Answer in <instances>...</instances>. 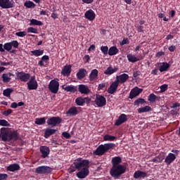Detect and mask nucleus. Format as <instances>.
Wrapping results in <instances>:
<instances>
[{"instance_id":"nucleus-29","label":"nucleus","mask_w":180,"mask_h":180,"mask_svg":"<svg viewBox=\"0 0 180 180\" xmlns=\"http://www.w3.org/2000/svg\"><path fill=\"white\" fill-rule=\"evenodd\" d=\"M19 139V134L17 131H13L8 134V141H16Z\"/></svg>"},{"instance_id":"nucleus-25","label":"nucleus","mask_w":180,"mask_h":180,"mask_svg":"<svg viewBox=\"0 0 180 180\" xmlns=\"http://www.w3.org/2000/svg\"><path fill=\"white\" fill-rule=\"evenodd\" d=\"M57 131V129H51V128H47L45 129L44 137L45 139H49L51 136H53L56 132Z\"/></svg>"},{"instance_id":"nucleus-46","label":"nucleus","mask_w":180,"mask_h":180,"mask_svg":"<svg viewBox=\"0 0 180 180\" xmlns=\"http://www.w3.org/2000/svg\"><path fill=\"white\" fill-rule=\"evenodd\" d=\"M13 91V89H6L4 90L3 95L4 96H6L7 98H9L11 96V93Z\"/></svg>"},{"instance_id":"nucleus-42","label":"nucleus","mask_w":180,"mask_h":180,"mask_svg":"<svg viewBox=\"0 0 180 180\" xmlns=\"http://www.w3.org/2000/svg\"><path fill=\"white\" fill-rule=\"evenodd\" d=\"M34 123L38 124V126H42V124H46V117L37 118Z\"/></svg>"},{"instance_id":"nucleus-31","label":"nucleus","mask_w":180,"mask_h":180,"mask_svg":"<svg viewBox=\"0 0 180 180\" xmlns=\"http://www.w3.org/2000/svg\"><path fill=\"white\" fill-rule=\"evenodd\" d=\"M119 71V68H112V66H109L105 71L104 74L105 75H112V74H115V72H117Z\"/></svg>"},{"instance_id":"nucleus-5","label":"nucleus","mask_w":180,"mask_h":180,"mask_svg":"<svg viewBox=\"0 0 180 180\" xmlns=\"http://www.w3.org/2000/svg\"><path fill=\"white\" fill-rule=\"evenodd\" d=\"M94 102L98 108H103V106H106V98L101 94L96 95Z\"/></svg>"},{"instance_id":"nucleus-38","label":"nucleus","mask_w":180,"mask_h":180,"mask_svg":"<svg viewBox=\"0 0 180 180\" xmlns=\"http://www.w3.org/2000/svg\"><path fill=\"white\" fill-rule=\"evenodd\" d=\"M50 60V57L47 55H44L41 57V60L39 61L38 64L40 67L44 66V62L47 63Z\"/></svg>"},{"instance_id":"nucleus-53","label":"nucleus","mask_w":180,"mask_h":180,"mask_svg":"<svg viewBox=\"0 0 180 180\" xmlns=\"http://www.w3.org/2000/svg\"><path fill=\"white\" fill-rule=\"evenodd\" d=\"M12 112H13L12 109H8L7 110L2 111L1 115H3L4 116H9V115H11Z\"/></svg>"},{"instance_id":"nucleus-19","label":"nucleus","mask_w":180,"mask_h":180,"mask_svg":"<svg viewBox=\"0 0 180 180\" xmlns=\"http://www.w3.org/2000/svg\"><path fill=\"white\" fill-rule=\"evenodd\" d=\"M72 66L71 65H65L61 71V75H63V77H70L71 75V71Z\"/></svg>"},{"instance_id":"nucleus-61","label":"nucleus","mask_w":180,"mask_h":180,"mask_svg":"<svg viewBox=\"0 0 180 180\" xmlns=\"http://www.w3.org/2000/svg\"><path fill=\"white\" fill-rule=\"evenodd\" d=\"M141 75V72H140L139 70H137L134 72L133 77L134 78H137V77H139V75Z\"/></svg>"},{"instance_id":"nucleus-34","label":"nucleus","mask_w":180,"mask_h":180,"mask_svg":"<svg viewBox=\"0 0 180 180\" xmlns=\"http://www.w3.org/2000/svg\"><path fill=\"white\" fill-rule=\"evenodd\" d=\"M31 56H34L35 57H40V56H43L44 54V50L36 49L34 51H31Z\"/></svg>"},{"instance_id":"nucleus-45","label":"nucleus","mask_w":180,"mask_h":180,"mask_svg":"<svg viewBox=\"0 0 180 180\" xmlns=\"http://www.w3.org/2000/svg\"><path fill=\"white\" fill-rule=\"evenodd\" d=\"M101 51L104 56H108V54H109V47H108V46H101Z\"/></svg>"},{"instance_id":"nucleus-6","label":"nucleus","mask_w":180,"mask_h":180,"mask_svg":"<svg viewBox=\"0 0 180 180\" xmlns=\"http://www.w3.org/2000/svg\"><path fill=\"white\" fill-rule=\"evenodd\" d=\"M63 122V119L60 117H51L49 118L46 121L48 126H52L53 127H56L58 124H60Z\"/></svg>"},{"instance_id":"nucleus-39","label":"nucleus","mask_w":180,"mask_h":180,"mask_svg":"<svg viewBox=\"0 0 180 180\" xmlns=\"http://www.w3.org/2000/svg\"><path fill=\"white\" fill-rule=\"evenodd\" d=\"M168 68H169V65L168 63L165 62L162 63V65L160 66L159 71L160 72H164V71H167Z\"/></svg>"},{"instance_id":"nucleus-13","label":"nucleus","mask_w":180,"mask_h":180,"mask_svg":"<svg viewBox=\"0 0 180 180\" xmlns=\"http://www.w3.org/2000/svg\"><path fill=\"white\" fill-rule=\"evenodd\" d=\"M117 88H119V83L115 80L111 83L107 91L110 95H113L117 91Z\"/></svg>"},{"instance_id":"nucleus-11","label":"nucleus","mask_w":180,"mask_h":180,"mask_svg":"<svg viewBox=\"0 0 180 180\" xmlns=\"http://www.w3.org/2000/svg\"><path fill=\"white\" fill-rule=\"evenodd\" d=\"M141 92H143V89H140L138 86L134 87L129 93V99H134V98H136V96H139Z\"/></svg>"},{"instance_id":"nucleus-59","label":"nucleus","mask_w":180,"mask_h":180,"mask_svg":"<svg viewBox=\"0 0 180 180\" xmlns=\"http://www.w3.org/2000/svg\"><path fill=\"white\" fill-rule=\"evenodd\" d=\"M165 52L161 51H159L156 54H155V57L157 58H160V57L162 56H165Z\"/></svg>"},{"instance_id":"nucleus-44","label":"nucleus","mask_w":180,"mask_h":180,"mask_svg":"<svg viewBox=\"0 0 180 180\" xmlns=\"http://www.w3.org/2000/svg\"><path fill=\"white\" fill-rule=\"evenodd\" d=\"M24 6H25V8H35L36 4H34V3H33V1H28L25 2Z\"/></svg>"},{"instance_id":"nucleus-26","label":"nucleus","mask_w":180,"mask_h":180,"mask_svg":"<svg viewBox=\"0 0 180 180\" xmlns=\"http://www.w3.org/2000/svg\"><path fill=\"white\" fill-rule=\"evenodd\" d=\"M79 113V112L78 111V109L75 106L71 107L69 109V110L66 112V115L68 116H77V115H78Z\"/></svg>"},{"instance_id":"nucleus-23","label":"nucleus","mask_w":180,"mask_h":180,"mask_svg":"<svg viewBox=\"0 0 180 180\" xmlns=\"http://www.w3.org/2000/svg\"><path fill=\"white\" fill-rule=\"evenodd\" d=\"M0 134H1V141H8L9 139V134H8V131H6V128H1Z\"/></svg>"},{"instance_id":"nucleus-22","label":"nucleus","mask_w":180,"mask_h":180,"mask_svg":"<svg viewBox=\"0 0 180 180\" xmlns=\"http://www.w3.org/2000/svg\"><path fill=\"white\" fill-rule=\"evenodd\" d=\"M147 176V173L141 170H137L134 173V178L135 179H140L141 178H146Z\"/></svg>"},{"instance_id":"nucleus-27","label":"nucleus","mask_w":180,"mask_h":180,"mask_svg":"<svg viewBox=\"0 0 180 180\" xmlns=\"http://www.w3.org/2000/svg\"><path fill=\"white\" fill-rule=\"evenodd\" d=\"M98 74H99L98 70H92L89 76V81H96L98 79Z\"/></svg>"},{"instance_id":"nucleus-32","label":"nucleus","mask_w":180,"mask_h":180,"mask_svg":"<svg viewBox=\"0 0 180 180\" xmlns=\"http://www.w3.org/2000/svg\"><path fill=\"white\" fill-rule=\"evenodd\" d=\"M111 162H112V167H117L119 165H121L122 158H120L119 156L112 158Z\"/></svg>"},{"instance_id":"nucleus-8","label":"nucleus","mask_w":180,"mask_h":180,"mask_svg":"<svg viewBox=\"0 0 180 180\" xmlns=\"http://www.w3.org/2000/svg\"><path fill=\"white\" fill-rule=\"evenodd\" d=\"M27 85L29 91H34L37 89L39 84H37V81L36 80V77H31L30 81L27 83Z\"/></svg>"},{"instance_id":"nucleus-47","label":"nucleus","mask_w":180,"mask_h":180,"mask_svg":"<svg viewBox=\"0 0 180 180\" xmlns=\"http://www.w3.org/2000/svg\"><path fill=\"white\" fill-rule=\"evenodd\" d=\"M148 100L149 101V102L154 103V102H155V101H157V96L154 94H150L148 96Z\"/></svg>"},{"instance_id":"nucleus-54","label":"nucleus","mask_w":180,"mask_h":180,"mask_svg":"<svg viewBox=\"0 0 180 180\" xmlns=\"http://www.w3.org/2000/svg\"><path fill=\"white\" fill-rule=\"evenodd\" d=\"M138 33H144V26L137 25L136 26Z\"/></svg>"},{"instance_id":"nucleus-24","label":"nucleus","mask_w":180,"mask_h":180,"mask_svg":"<svg viewBox=\"0 0 180 180\" xmlns=\"http://www.w3.org/2000/svg\"><path fill=\"white\" fill-rule=\"evenodd\" d=\"M86 74H88V72H86V70L84 68H81L78 70L77 73L76 74V77L77 79H82L85 78L86 76Z\"/></svg>"},{"instance_id":"nucleus-40","label":"nucleus","mask_w":180,"mask_h":180,"mask_svg":"<svg viewBox=\"0 0 180 180\" xmlns=\"http://www.w3.org/2000/svg\"><path fill=\"white\" fill-rule=\"evenodd\" d=\"M30 26H43V22L36 19L30 20Z\"/></svg>"},{"instance_id":"nucleus-9","label":"nucleus","mask_w":180,"mask_h":180,"mask_svg":"<svg viewBox=\"0 0 180 180\" xmlns=\"http://www.w3.org/2000/svg\"><path fill=\"white\" fill-rule=\"evenodd\" d=\"M17 79L21 81V82H27L30 79V74L25 72H16Z\"/></svg>"},{"instance_id":"nucleus-62","label":"nucleus","mask_w":180,"mask_h":180,"mask_svg":"<svg viewBox=\"0 0 180 180\" xmlns=\"http://www.w3.org/2000/svg\"><path fill=\"white\" fill-rule=\"evenodd\" d=\"M105 86H106V84L105 83L99 84L98 87V91L103 90V88H105Z\"/></svg>"},{"instance_id":"nucleus-15","label":"nucleus","mask_w":180,"mask_h":180,"mask_svg":"<svg viewBox=\"0 0 180 180\" xmlns=\"http://www.w3.org/2000/svg\"><path fill=\"white\" fill-rule=\"evenodd\" d=\"M127 58L129 63H137V61H140V60H143L144 56L143 55H140L139 57H136L134 55L131 53L127 54Z\"/></svg>"},{"instance_id":"nucleus-20","label":"nucleus","mask_w":180,"mask_h":180,"mask_svg":"<svg viewBox=\"0 0 180 180\" xmlns=\"http://www.w3.org/2000/svg\"><path fill=\"white\" fill-rule=\"evenodd\" d=\"M174 160H176V155L172 153H169L165 158V162L167 165H171L174 162Z\"/></svg>"},{"instance_id":"nucleus-60","label":"nucleus","mask_w":180,"mask_h":180,"mask_svg":"<svg viewBox=\"0 0 180 180\" xmlns=\"http://www.w3.org/2000/svg\"><path fill=\"white\" fill-rule=\"evenodd\" d=\"M84 101V103H86V105H89V103H91V98L89 97H85V98H83Z\"/></svg>"},{"instance_id":"nucleus-12","label":"nucleus","mask_w":180,"mask_h":180,"mask_svg":"<svg viewBox=\"0 0 180 180\" xmlns=\"http://www.w3.org/2000/svg\"><path fill=\"white\" fill-rule=\"evenodd\" d=\"M129 75L124 73L120 75H117L115 78V82H117L118 84H124V82H127V79H129Z\"/></svg>"},{"instance_id":"nucleus-41","label":"nucleus","mask_w":180,"mask_h":180,"mask_svg":"<svg viewBox=\"0 0 180 180\" xmlns=\"http://www.w3.org/2000/svg\"><path fill=\"white\" fill-rule=\"evenodd\" d=\"M116 139H117L116 136L109 135V134H105L103 136V141H115V140H116Z\"/></svg>"},{"instance_id":"nucleus-18","label":"nucleus","mask_w":180,"mask_h":180,"mask_svg":"<svg viewBox=\"0 0 180 180\" xmlns=\"http://www.w3.org/2000/svg\"><path fill=\"white\" fill-rule=\"evenodd\" d=\"M128 120L127 115L126 114H121L118 119L115 122V126H120V124H123V123H126Z\"/></svg>"},{"instance_id":"nucleus-35","label":"nucleus","mask_w":180,"mask_h":180,"mask_svg":"<svg viewBox=\"0 0 180 180\" xmlns=\"http://www.w3.org/2000/svg\"><path fill=\"white\" fill-rule=\"evenodd\" d=\"M140 105H147V101L144 98H139L134 102V106H140Z\"/></svg>"},{"instance_id":"nucleus-4","label":"nucleus","mask_w":180,"mask_h":180,"mask_svg":"<svg viewBox=\"0 0 180 180\" xmlns=\"http://www.w3.org/2000/svg\"><path fill=\"white\" fill-rule=\"evenodd\" d=\"M48 89L51 94H58V89H60V82L56 79L50 81L48 86Z\"/></svg>"},{"instance_id":"nucleus-52","label":"nucleus","mask_w":180,"mask_h":180,"mask_svg":"<svg viewBox=\"0 0 180 180\" xmlns=\"http://www.w3.org/2000/svg\"><path fill=\"white\" fill-rule=\"evenodd\" d=\"M27 32V33H34L35 34H37V29L33 27H28Z\"/></svg>"},{"instance_id":"nucleus-50","label":"nucleus","mask_w":180,"mask_h":180,"mask_svg":"<svg viewBox=\"0 0 180 180\" xmlns=\"http://www.w3.org/2000/svg\"><path fill=\"white\" fill-rule=\"evenodd\" d=\"M0 126L9 127L11 124L6 120H0Z\"/></svg>"},{"instance_id":"nucleus-49","label":"nucleus","mask_w":180,"mask_h":180,"mask_svg":"<svg viewBox=\"0 0 180 180\" xmlns=\"http://www.w3.org/2000/svg\"><path fill=\"white\" fill-rule=\"evenodd\" d=\"M4 51L6 50V51H10L12 50V46L11 45V42H7L4 44Z\"/></svg>"},{"instance_id":"nucleus-16","label":"nucleus","mask_w":180,"mask_h":180,"mask_svg":"<svg viewBox=\"0 0 180 180\" xmlns=\"http://www.w3.org/2000/svg\"><path fill=\"white\" fill-rule=\"evenodd\" d=\"M89 175V169L86 168H83L77 173V176L79 179H84V178H86Z\"/></svg>"},{"instance_id":"nucleus-10","label":"nucleus","mask_w":180,"mask_h":180,"mask_svg":"<svg viewBox=\"0 0 180 180\" xmlns=\"http://www.w3.org/2000/svg\"><path fill=\"white\" fill-rule=\"evenodd\" d=\"M51 171H53L51 167L48 166H39L37 167L35 169L36 174H50Z\"/></svg>"},{"instance_id":"nucleus-58","label":"nucleus","mask_w":180,"mask_h":180,"mask_svg":"<svg viewBox=\"0 0 180 180\" xmlns=\"http://www.w3.org/2000/svg\"><path fill=\"white\" fill-rule=\"evenodd\" d=\"M62 136L65 137V139H71V134L67 131H64L62 133Z\"/></svg>"},{"instance_id":"nucleus-36","label":"nucleus","mask_w":180,"mask_h":180,"mask_svg":"<svg viewBox=\"0 0 180 180\" xmlns=\"http://www.w3.org/2000/svg\"><path fill=\"white\" fill-rule=\"evenodd\" d=\"M20 167L18 164L11 165L7 167V171H10L11 172H13L15 171H19Z\"/></svg>"},{"instance_id":"nucleus-28","label":"nucleus","mask_w":180,"mask_h":180,"mask_svg":"<svg viewBox=\"0 0 180 180\" xmlns=\"http://www.w3.org/2000/svg\"><path fill=\"white\" fill-rule=\"evenodd\" d=\"M65 85H63L62 88L65 91H66V92H71L72 94H75V92H77V86L74 85H69V86H66L65 87Z\"/></svg>"},{"instance_id":"nucleus-33","label":"nucleus","mask_w":180,"mask_h":180,"mask_svg":"<svg viewBox=\"0 0 180 180\" xmlns=\"http://www.w3.org/2000/svg\"><path fill=\"white\" fill-rule=\"evenodd\" d=\"M116 54H119V49H117L116 46L110 47L108 49V55L116 56Z\"/></svg>"},{"instance_id":"nucleus-51","label":"nucleus","mask_w":180,"mask_h":180,"mask_svg":"<svg viewBox=\"0 0 180 180\" xmlns=\"http://www.w3.org/2000/svg\"><path fill=\"white\" fill-rule=\"evenodd\" d=\"M11 48L13 47L14 49H18L19 47V42L16 40L11 41L10 42Z\"/></svg>"},{"instance_id":"nucleus-21","label":"nucleus","mask_w":180,"mask_h":180,"mask_svg":"<svg viewBox=\"0 0 180 180\" xmlns=\"http://www.w3.org/2000/svg\"><path fill=\"white\" fill-rule=\"evenodd\" d=\"M78 91L83 95H88L91 92L89 87L84 84H79L78 86Z\"/></svg>"},{"instance_id":"nucleus-56","label":"nucleus","mask_w":180,"mask_h":180,"mask_svg":"<svg viewBox=\"0 0 180 180\" xmlns=\"http://www.w3.org/2000/svg\"><path fill=\"white\" fill-rule=\"evenodd\" d=\"M124 44H130V41H129V39L124 38L122 42H120V46H124Z\"/></svg>"},{"instance_id":"nucleus-43","label":"nucleus","mask_w":180,"mask_h":180,"mask_svg":"<svg viewBox=\"0 0 180 180\" xmlns=\"http://www.w3.org/2000/svg\"><path fill=\"white\" fill-rule=\"evenodd\" d=\"M75 103L77 106H84L85 104V101L82 97H78L75 99Z\"/></svg>"},{"instance_id":"nucleus-48","label":"nucleus","mask_w":180,"mask_h":180,"mask_svg":"<svg viewBox=\"0 0 180 180\" xmlns=\"http://www.w3.org/2000/svg\"><path fill=\"white\" fill-rule=\"evenodd\" d=\"M150 162H156V164L162 162V159H161V156L158 155L154 158L153 159L150 160Z\"/></svg>"},{"instance_id":"nucleus-1","label":"nucleus","mask_w":180,"mask_h":180,"mask_svg":"<svg viewBox=\"0 0 180 180\" xmlns=\"http://www.w3.org/2000/svg\"><path fill=\"white\" fill-rule=\"evenodd\" d=\"M115 147H116V144L113 143L101 144L98 146L96 150L93 151V154L94 155L102 157V155H105V154H106L109 150H112V148H115Z\"/></svg>"},{"instance_id":"nucleus-30","label":"nucleus","mask_w":180,"mask_h":180,"mask_svg":"<svg viewBox=\"0 0 180 180\" xmlns=\"http://www.w3.org/2000/svg\"><path fill=\"white\" fill-rule=\"evenodd\" d=\"M11 77H13V74L11 72L3 74L1 77L3 82H5L6 84H8V82H11V79H12Z\"/></svg>"},{"instance_id":"nucleus-17","label":"nucleus","mask_w":180,"mask_h":180,"mask_svg":"<svg viewBox=\"0 0 180 180\" xmlns=\"http://www.w3.org/2000/svg\"><path fill=\"white\" fill-rule=\"evenodd\" d=\"M84 18H86V19H87L88 20L92 22V20H95V18H96V14H95L94 10L90 9L85 12Z\"/></svg>"},{"instance_id":"nucleus-2","label":"nucleus","mask_w":180,"mask_h":180,"mask_svg":"<svg viewBox=\"0 0 180 180\" xmlns=\"http://www.w3.org/2000/svg\"><path fill=\"white\" fill-rule=\"evenodd\" d=\"M126 172V167L123 165L112 166L110 171V175L114 179H119L120 176L123 175Z\"/></svg>"},{"instance_id":"nucleus-63","label":"nucleus","mask_w":180,"mask_h":180,"mask_svg":"<svg viewBox=\"0 0 180 180\" xmlns=\"http://www.w3.org/2000/svg\"><path fill=\"white\" fill-rule=\"evenodd\" d=\"M180 103H174L172 104V106H170L171 109H175L176 108H179Z\"/></svg>"},{"instance_id":"nucleus-14","label":"nucleus","mask_w":180,"mask_h":180,"mask_svg":"<svg viewBox=\"0 0 180 180\" xmlns=\"http://www.w3.org/2000/svg\"><path fill=\"white\" fill-rule=\"evenodd\" d=\"M41 158H47L50 154V148L46 146H41L39 147Z\"/></svg>"},{"instance_id":"nucleus-7","label":"nucleus","mask_w":180,"mask_h":180,"mask_svg":"<svg viewBox=\"0 0 180 180\" xmlns=\"http://www.w3.org/2000/svg\"><path fill=\"white\" fill-rule=\"evenodd\" d=\"M0 7L2 8V9L15 8V1H13V0H0Z\"/></svg>"},{"instance_id":"nucleus-64","label":"nucleus","mask_w":180,"mask_h":180,"mask_svg":"<svg viewBox=\"0 0 180 180\" xmlns=\"http://www.w3.org/2000/svg\"><path fill=\"white\" fill-rule=\"evenodd\" d=\"M8 178V174H0V180L6 179Z\"/></svg>"},{"instance_id":"nucleus-37","label":"nucleus","mask_w":180,"mask_h":180,"mask_svg":"<svg viewBox=\"0 0 180 180\" xmlns=\"http://www.w3.org/2000/svg\"><path fill=\"white\" fill-rule=\"evenodd\" d=\"M151 110H153V108H151L150 106L146 105L145 107L139 108L138 109V112H139V113H146L147 112H151Z\"/></svg>"},{"instance_id":"nucleus-55","label":"nucleus","mask_w":180,"mask_h":180,"mask_svg":"<svg viewBox=\"0 0 180 180\" xmlns=\"http://www.w3.org/2000/svg\"><path fill=\"white\" fill-rule=\"evenodd\" d=\"M26 34H27V33L25 31L15 32V36H18V37H25V36H26Z\"/></svg>"},{"instance_id":"nucleus-3","label":"nucleus","mask_w":180,"mask_h":180,"mask_svg":"<svg viewBox=\"0 0 180 180\" xmlns=\"http://www.w3.org/2000/svg\"><path fill=\"white\" fill-rule=\"evenodd\" d=\"M73 164L76 169H78L79 171L81 169H84V168H86V169L89 168V160L77 159V160H75V162Z\"/></svg>"},{"instance_id":"nucleus-57","label":"nucleus","mask_w":180,"mask_h":180,"mask_svg":"<svg viewBox=\"0 0 180 180\" xmlns=\"http://www.w3.org/2000/svg\"><path fill=\"white\" fill-rule=\"evenodd\" d=\"M160 88L161 92H165V91L168 89V84H162V86H160Z\"/></svg>"}]
</instances>
